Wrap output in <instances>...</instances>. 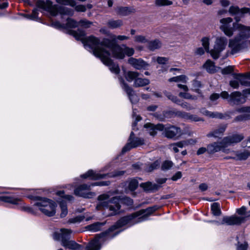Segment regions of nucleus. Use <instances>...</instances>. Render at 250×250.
Here are the masks:
<instances>
[{"label": "nucleus", "instance_id": "1", "mask_svg": "<svg viewBox=\"0 0 250 250\" xmlns=\"http://www.w3.org/2000/svg\"><path fill=\"white\" fill-rule=\"evenodd\" d=\"M91 24V22L86 20H81L79 22H77L69 18L67 19L65 25H62L59 22L52 23V25L56 28L65 30L68 33L73 35L76 40L81 41L85 48L90 52H92L94 56L99 58L105 65L108 66L112 73L118 74L120 72L119 66L112 63L110 59L111 57L117 59H123L125 55L130 57L134 53V49L125 45H114L112 46L107 45L100 42L99 40L94 36H91L86 38L83 32L79 31V33H77L72 30L79 25L84 28H88Z\"/></svg>", "mask_w": 250, "mask_h": 250}, {"label": "nucleus", "instance_id": "2", "mask_svg": "<svg viewBox=\"0 0 250 250\" xmlns=\"http://www.w3.org/2000/svg\"><path fill=\"white\" fill-rule=\"evenodd\" d=\"M114 193L109 192L100 195L98 197V204L96 206L97 210H107L109 211L108 215H114L119 212L120 203L131 205L133 201L128 197L121 198L114 196Z\"/></svg>", "mask_w": 250, "mask_h": 250}, {"label": "nucleus", "instance_id": "3", "mask_svg": "<svg viewBox=\"0 0 250 250\" xmlns=\"http://www.w3.org/2000/svg\"><path fill=\"white\" fill-rule=\"evenodd\" d=\"M233 27L239 32V36L230 40L229 47L232 54L237 53L242 48L244 40L250 37V26H246L237 22L233 24Z\"/></svg>", "mask_w": 250, "mask_h": 250}, {"label": "nucleus", "instance_id": "4", "mask_svg": "<svg viewBox=\"0 0 250 250\" xmlns=\"http://www.w3.org/2000/svg\"><path fill=\"white\" fill-rule=\"evenodd\" d=\"M151 212H152V209L147 208L146 210H142L130 215L125 216L120 219L115 225L111 227L110 231H113L117 228L125 225L131 226L146 221L147 219Z\"/></svg>", "mask_w": 250, "mask_h": 250}, {"label": "nucleus", "instance_id": "5", "mask_svg": "<svg viewBox=\"0 0 250 250\" xmlns=\"http://www.w3.org/2000/svg\"><path fill=\"white\" fill-rule=\"evenodd\" d=\"M144 127L151 136H154L156 134L157 130L163 131V134L169 138L179 137L182 134L180 128L174 126L165 127L161 124L154 125L151 124H146Z\"/></svg>", "mask_w": 250, "mask_h": 250}, {"label": "nucleus", "instance_id": "6", "mask_svg": "<svg viewBox=\"0 0 250 250\" xmlns=\"http://www.w3.org/2000/svg\"><path fill=\"white\" fill-rule=\"evenodd\" d=\"M72 233L70 229H61L57 230L53 234L55 240L60 241L62 246L73 250H82L81 246L76 242L69 240V237Z\"/></svg>", "mask_w": 250, "mask_h": 250}, {"label": "nucleus", "instance_id": "7", "mask_svg": "<svg viewBox=\"0 0 250 250\" xmlns=\"http://www.w3.org/2000/svg\"><path fill=\"white\" fill-rule=\"evenodd\" d=\"M37 6L38 8L48 13L51 16H55L60 13L62 15L72 16L73 15V11L69 8L60 7L58 9L57 5H52V2L49 0H39L37 2Z\"/></svg>", "mask_w": 250, "mask_h": 250}, {"label": "nucleus", "instance_id": "8", "mask_svg": "<svg viewBox=\"0 0 250 250\" xmlns=\"http://www.w3.org/2000/svg\"><path fill=\"white\" fill-rule=\"evenodd\" d=\"M36 206L43 214L48 216H52L56 213V205L55 203L45 198H38L35 203Z\"/></svg>", "mask_w": 250, "mask_h": 250}, {"label": "nucleus", "instance_id": "9", "mask_svg": "<svg viewBox=\"0 0 250 250\" xmlns=\"http://www.w3.org/2000/svg\"><path fill=\"white\" fill-rule=\"evenodd\" d=\"M108 185L109 182L108 181L95 182L88 186L83 185L76 188L74 190V193L75 195L79 196L86 198H91L95 195L94 192L90 191L91 187L95 186H107Z\"/></svg>", "mask_w": 250, "mask_h": 250}, {"label": "nucleus", "instance_id": "10", "mask_svg": "<svg viewBox=\"0 0 250 250\" xmlns=\"http://www.w3.org/2000/svg\"><path fill=\"white\" fill-rule=\"evenodd\" d=\"M227 39L224 37H217L214 42L213 48L210 50V56L214 59H218L227 45Z\"/></svg>", "mask_w": 250, "mask_h": 250}, {"label": "nucleus", "instance_id": "11", "mask_svg": "<svg viewBox=\"0 0 250 250\" xmlns=\"http://www.w3.org/2000/svg\"><path fill=\"white\" fill-rule=\"evenodd\" d=\"M228 147L225 139L224 138L219 142H214L208 145L207 146V151L209 154H214L219 151H222L225 153L229 154L230 152V149Z\"/></svg>", "mask_w": 250, "mask_h": 250}, {"label": "nucleus", "instance_id": "12", "mask_svg": "<svg viewBox=\"0 0 250 250\" xmlns=\"http://www.w3.org/2000/svg\"><path fill=\"white\" fill-rule=\"evenodd\" d=\"M56 194L62 198V201H59V204L61 210L60 216L61 217L63 218L65 217L68 213L67 206L65 201H72L73 199V197L70 195H64V193L63 191H58L57 192Z\"/></svg>", "mask_w": 250, "mask_h": 250}, {"label": "nucleus", "instance_id": "13", "mask_svg": "<svg viewBox=\"0 0 250 250\" xmlns=\"http://www.w3.org/2000/svg\"><path fill=\"white\" fill-rule=\"evenodd\" d=\"M134 133L132 131L128 140V143L125 146L123 149L122 152L125 153L131 148L136 147L144 144V140L139 138H134Z\"/></svg>", "mask_w": 250, "mask_h": 250}, {"label": "nucleus", "instance_id": "14", "mask_svg": "<svg viewBox=\"0 0 250 250\" xmlns=\"http://www.w3.org/2000/svg\"><path fill=\"white\" fill-rule=\"evenodd\" d=\"M232 21V19L230 18H223L220 20V29L228 36H231L233 34V28L230 25Z\"/></svg>", "mask_w": 250, "mask_h": 250}, {"label": "nucleus", "instance_id": "15", "mask_svg": "<svg viewBox=\"0 0 250 250\" xmlns=\"http://www.w3.org/2000/svg\"><path fill=\"white\" fill-rule=\"evenodd\" d=\"M128 62L134 68L141 70L146 69L148 66V64L141 59H135L130 58L128 60Z\"/></svg>", "mask_w": 250, "mask_h": 250}, {"label": "nucleus", "instance_id": "16", "mask_svg": "<svg viewBox=\"0 0 250 250\" xmlns=\"http://www.w3.org/2000/svg\"><path fill=\"white\" fill-rule=\"evenodd\" d=\"M120 81L122 87L126 91L130 102L132 104H135L138 102L139 98L135 94L134 91L131 88L128 87L122 79H120Z\"/></svg>", "mask_w": 250, "mask_h": 250}, {"label": "nucleus", "instance_id": "17", "mask_svg": "<svg viewBox=\"0 0 250 250\" xmlns=\"http://www.w3.org/2000/svg\"><path fill=\"white\" fill-rule=\"evenodd\" d=\"M229 154H230L231 155L225 157V159L228 160L232 159L236 160H245L247 159L249 156H250V153L247 151H244V152H236L230 150V152Z\"/></svg>", "mask_w": 250, "mask_h": 250}, {"label": "nucleus", "instance_id": "18", "mask_svg": "<svg viewBox=\"0 0 250 250\" xmlns=\"http://www.w3.org/2000/svg\"><path fill=\"white\" fill-rule=\"evenodd\" d=\"M245 101L246 98L244 94H242L239 92H234L230 95L229 102L234 104L243 103H244Z\"/></svg>", "mask_w": 250, "mask_h": 250}, {"label": "nucleus", "instance_id": "19", "mask_svg": "<svg viewBox=\"0 0 250 250\" xmlns=\"http://www.w3.org/2000/svg\"><path fill=\"white\" fill-rule=\"evenodd\" d=\"M0 200L4 202L9 203L17 206V208H21L23 204L21 199L10 196H0Z\"/></svg>", "mask_w": 250, "mask_h": 250}, {"label": "nucleus", "instance_id": "20", "mask_svg": "<svg viewBox=\"0 0 250 250\" xmlns=\"http://www.w3.org/2000/svg\"><path fill=\"white\" fill-rule=\"evenodd\" d=\"M103 239L102 236L96 237L86 247V250H100Z\"/></svg>", "mask_w": 250, "mask_h": 250}, {"label": "nucleus", "instance_id": "21", "mask_svg": "<svg viewBox=\"0 0 250 250\" xmlns=\"http://www.w3.org/2000/svg\"><path fill=\"white\" fill-rule=\"evenodd\" d=\"M196 142V140L193 139H190L188 141L180 142L176 144H172L170 145V148L171 150H172L174 152L176 153L179 151L178 147L182 148L184 146H188L189 145L194 144Z\"/></svg>", "mask_w": 250, "mask_h": 250}, {"label": "nucleus", "instance_id": "22", "mask_svg": "<svg viewBox=\"0 0 250 250\" xmlns=\"http://www.w3.org/2000/svg\"><path fill=\"white\" fill-rule=\"evenodd\" d=\"M239 111L242 114L235 118V121L240 122L250 119V107H244L240 109Z\"/></svg>", "mask_w": 250, "mask_h": 250}, {"label": "nucleus", "instance_id": "23", "mask_svg": "<svg viewBox=\"0 0 250 250\" xmlns=\"http://www.w3.org/2000/svg\"><path fill=\"white\" fill-rule=\"evenodd\" d=\"M105 176V175H102L92 170H89L85 173L82 175L81 177L83 179L89 180H98L104 178Z\"/></svg>", "mask_w": 250, "mask_h": 250}, {"label": "nucleus", "instance_id": "24", "mask_svg": "<svg viewBox=\"0 0 250 250\" xmlns=\"http://www.w3.org/2000/svg\"><path fill=\"white\" fill-rule=\"evenodd\" d=\"M243 138L242 134H234L232 136L224 138L228 147L233 144L240 142Z\"/></svg>", "mask_w": 250, "mask_h": 250}, {"label": "nucleus", "instance_id": "25", "mask_svg": "<svg viewBox=\"0 0 250 250\" xmlns=\"http://www.w3.org/2000/svg\"><path fill=\"white\" fill-rule=\"evenodd\" d=\"M229 12L231 15H237L242 16L243 14L249 12L250 14V10L248 8L240 9L238 6H231L229 9Z\"/></svg>", "mask_w": 250, "mask_h": 250}, {"label": "nucleus", "instance_id": "26", "mask_svg": "<svg viewBox=\"0 0 250 250\" xmlns=\"http://www.w3.org/2000/svg\"><path fill=\"white\" fill-rule=\"evenodd\" d=\"M203 67L209 73H214L217 71V69L219 68V67H216L214 62L210 60L206 61L203 65Z\"/></svg>", "mask_w": 250, "mask_h": 250}, {"label": "nucleus", "instance_id": "27", "mask_svg": "<svg viewBox=\"0 0 250 250\" xmlns=\"http://www.w3.org/2000/svg\"><path fill=\"white\" fill-rule=\"evenodd\" d=\"M177 86L179 88L183 89L184 91L186 92H180L179 94L180 97L187 99H193V96L191 95L189 93L187 92L188 90V88L186 85L179 83L177 84Z\"/></svg>", "mask_w": 250, "mask_h": 250}, {"label": "nucleus", "instance_id": "28", "mask_svg": "<svg viewBox=\"0 0 250 250\" xmlns=\"http://www.w3.org/2000/svg\"><path fill=\"white\" fill-rule=\"evenodd\" d=\"M167 96L168 99L172 101L173 102L181 105L182 107L185 108L188 110L192 109V108L187 103L181 102L180 101L178 100L176 97L171 95H167Z\"/></svg>", "mask_w": 250, "mask_h": 250}, {"label": "nucleus", "instance_id": "29", "mask_svg": "<svg viewBox=\"0 0 250 250\" xmlns=\"http://www.w3.org/2000/svg\"><path fill=\"white\" fill-rule=\"evenodd\" d=\"M150 81L147 79L137 78L135 80L134 85L136 87L144 86L148 85Z\"/></svg>", "mask_w": 250, "mask_h": 250}, {"label": "nucleus", "instance_id": "30", "mask_svg": "<svg viewBox=\"0 0 250 250\" xmlns=\"http://www.w3.org/2000/svg\"><path fill=\"white\" fill-rule=\"evenodd\" d=\"M135 10L133 8H129L127 7H120L117 10V12L119 14L122 16H126L128 14L133 13Z\"/></svg>", "mask_w": 250, "mask_h": 250}, {"label": "nucleus", "instance_id": "31", "mask_svg": "<svg viewBox=\"0 0 250 250\" xmlns=\"http://www.w3.org/2000/svg\"><path fill=\"white\" fill-rule=\"evenodd\" d=\"M144 189L146 191H152L157 189V186L152 184L151 182H146L141 185Z\"/></svg>", "mask_w": 250, "mask_h": 250}, {"label": "nucleus", "instance_id": "32", "mask_svg": "<svg viewBox=\"0 0 250 250\" xmlns=\"http://www.w3.org/2000/svg\"><path fill=\"white\" fill-rule=\"evenodd\" d=\"M139 73L134 71H128L125 74V79L129 82H131L133 80L135 81V80L137 79Z\"/></svg>", "mask_w": 250, "mask_h": 250}, {"label": "nucleus", "instance_id": "33", "mask_svg": "<svg viewBox=\"0 0 250 250\" xmlns=\"http://www.w3.org/2000/svg\"><path fill=\"white\" fill-rule=\"evenodd\" d=\"M211 210L212 213L215 216H219L221 214L220 206L218 203H214L211 205Z\"/></svg>", "mask_w": 250, "mask_h": 250}, {"label": "nucleus", "instance_id": "34", "mask_svg": "<svg viewBox=\"0 0 250 250\" xmlns=\"http://www.w3.org/2000/svg\"><path fill=\"white\" fill-rule=\"evenodd\" d=\"M202 45L203 46L204 49L207 52L210 53L209 50V44H210V39L208 37H203L201 39Z\"/></svg>", "mask_w": 250, "mask_h": 250}, {"label": "nucleus", "instance_id": "35", "mask_svg": "<svg viewBox=\"0 0 250 250\" xmlns=\"http://www.w3.org/2000/svg\"><path fill=\"white\" fill-rule=\"evenodd\" d=\"M126 184L127 185V188L129 190L133 191L137 188L138 182L136 179H133L128 181Z\"/></svg>", "mask_w": 250, "mask_h": 250}, {"label": "nucleus", "instance_id": "36", "mask_svg": "<svg viewBox=\"0 0 250 250\" xmlns=\"http://www.w3.org/2000/svg\"><path fill=\"white\" fill-rule=\"evenodd\" d=\"M161 45V42L158 40H155L150 42L148 43V48L151 50H153L160 47Z\"/></svg>", "mask_w": 250, "mask_h": 250}, {"label": "nucleus", "instance_id": "37", "mask_svg": "<svg viewBox=\"0 0 250 250\" xmlns=\"http://www.w3.org/2000/svg\"><path fill=\"white\" fill-rule=\"evenodd\" d=\"M236 78L242 85L248 86H250V82L247 81L246 78L242 76L241 74H239L237 75Z\"/></svg>", "mask_w": 250, "mask_h": 250}, {"label": "nucleus", "instance_id": "38", "mask_svg": "<svg viewBox=\"0 0 250 250\" xmlns=\"http://www.w3.org/2000/svg\"><path fill=\"white\" fill-rule=\"evenodd\" d=\"M172 4V1L170 0H156L155 4L158 6H168Z\"/></svg>", "mask_w": 250, "mask_h": 250}, {"label": "nucleus", "instance_id": "39", "mask_svg": "<svg viewBox=\"0 0 250 250\" xmlns=\"http://www.w3.org/2000/svg\"><path fill=\"white\" fill-rule=\"evenodd\" d=\"M122 21L120 20L110 21L108 23V25L112 28H116L122 25Z\"/></svg>", "mask_w": 250, "mask_h": 250}, {"label": "nucleus", "instance_id": "40", "mask_svg": "<svg viewBox=\"0 0 250 250\" xmlns=\"http://www.w3.org/2000/svg\"><path fill=\"white\" fill-rule=\"evenodd\" d=\"M56 2L58 3L70 5L74 7L76 5V2L74 0H56Z\"/></svg>", "mask_w": 250, "mask_h": 250}, {"label": "nucleus", "instance_id": "41", "mask_svg": "<svg viewBox=\"0 0 250 250\" xmlns=\"http://www.w3.org/2000/svg\"><path fill=\"white\" fill-rule=\"evenodd\" d=\"M92 6L90 4H88L86 6L83 5H78L75 6V9L78 12H84L86 8L91 9Z\"/></svg>", "mask_w": 250, "mask_h": 250}, {"label": "nucleus", "instance_id": "42", "mask_svg": "<svg viewBox=\"0 0 250 250\" xmlns=\"http://www.w3.org/2000/svg\"><path fill=\"white\" fill-rule=\"evenodd\" d=\"M101 224L99 223L93 224L92 225L87 226V229L89 230L96 232L100 230Z\"/></svg>", "mask_w": 250, "mask_h": 250}, {"label": "nucleus", "instance_id": "43", "mask_svg": "<svg viewBox=\"0 0 250 250\" xmlns=\"http://www.w3.org/2000/svg\"><path fill=\"white\" fill-rule=\"evenodd\" d=\"M200 112L202 114H203L206 116L209 117H212V118L220 117L218 114H215L214 113H211V112L206 110L205 109H202Z\"/></svg>", "mask_w": 250, "mask_h": 250}, {"label": "nucleus", "instance_id": "44", "mask_svg": "<svg viewBox=\"0 0 250 250\" xmlns=\"http://www.w3.org/2000/svg\"><path fill=\"white\" fill-rule=\"evenodd\" d=\"M201 87V83L199 81H194L192 82V90L197 92L199 93V88Z\"/></svg>", "mask_w": 250, "mask_h": 250}, {"label": "nucleus", "instance_id": "45", "mask_svg": "<svg viewBox=\"0 0 250 250\" xmlns=\"http://www.w3.org/2000/svg\"><path fill=\"white\" fill-rule=\"evenodd\" d=\"M173 166V163L170 161H165L162 165L163 170H167L171 168Z\"/></svg>", "mask_w": 250, "mask_h": 250}, {"label": "nucleus", "instance_id": "46", "mask_svg": "<svg viewBox=\"0 0 250 250\" xmlns=\"http://www.w3.org/2000/svg\"><path fill=\"white\" fill-rule=\"evenodd\" d=\"M233 69L234 66L229 65L222 69L221 72L223 74H229L233 71Z\"/></svg>", "mask_w": 250, "mask_h": 250}, {"label": "nucleus", "instance_id": "47", "mask_svg": "<svg viewBox=\"0 0 250 250\" xmlns=\"http://www.w3.org/2000/svg\"><path fill=\"white\" fill-rule=\"evenodd\" d=\"M248 248V244L244 242L243 243L238 242L237 246V250H247Z\"/></svg>", "mask_w": 250, "mask_h": 250}, {"label": "nucleus", "instance_id": "48", "mask_svg": "<svg viewBox=\"0 0 250 250\" xmlns=\"http://www.w3.org/2000/svg\"><path fill=\"white\" fill-rule=\"evenodd\" d=\"M133 118L135 119V121H136V122H138L141 120V117L138 115H137L134 110L133 111ZM136 125V122H135L132 124V130H135Z\"/></svg>", "mask_w": 250, "mask_h": 250}, {"label": "nucleus", "instance_id": "49", "mask_svg": "<svg viewBox=\"0 0 250 250\" xmlns=\"http://www.w3.org/2000/svg\"><path fill=\"white\" fill-rule=\"evenodd\" d=\"M225 129H226V127L223 126V127H221L220 128H219V129H218L217 130L214 131L211 134V135L215 137H218L220 134L223 133L225 131Z\"/></svg>", "mask_w": 250, "mask_h": 250}, {"label": "nucleus", "instance_id": "50", "mask_svg": "<svg viewBox=\"0 0 250 250\" xmlns=\"http://www.w3.org/2000/svg\"><path fill=\"white\" fill-rule=\"evenodd\" d=\"M84 219V217L83 215H79L74 218L71 219L69 222L72 223H75L80 222L83 221Z\"/></svg>", "mask_w": 250, "mask_h": 250}, {"label": "nucleus", "instance_id": "51", "mask_svg": "<svg viewBox=\"0 0 250 250\" xmlns=\"http://www.w3.org/2000/svg\"><path fill=\"white\" fill-rule=\"evenodd\" d=\"M156 61L159 64H165L168 62V59L166 57H157Z\"/></svg>", "mask_w": 250, "mask_h": 250}, {"label": "nucleus", "instance_id": "52", "mask_svg": "<svg viewBox=\"0 0 250 250\" xmlns=\"http://www.w3.org/2000/svg\"><path fill=\"white\" fill-rule=\"evenodd\" d=\"M128 39V37H127L126 36H124V35H119L118 36H113L112 37V39L114 41H116L117 40H120V41H123V40H127Z\"/></svg>", "mask_w": 250, "mask_h": 250}, {"label": "nucleus", "instance_id": "53", "mask_svg": "<svg viewBox=\"0 0 250 250\" xmlns=\"http://www.w3.org/2000/svg\"><path fill=\"white\" fill-rule=\"evenodd\" d=\"M27 17L31 20H36L37 18V10L35 9L33 11L32 14L31 15H28Z\"/></svg>", "mask_w": 250, "mask_h": 250}, {"label": "nucleus", "instance_id": "54", "mask_svg": "<svg viewBox=\"0 0 250 250\" xmlns=\"http://www.w3.org/2000/svg\"><path fill=\"white\" fill-rule=\"evenodd\" d=\"M229 84L234 88H238L239 87V81L237 80L231 81L229 83Z\"/></svg>", "mask_w": 250, "mask_h": 250}, {"label": "nucleus", "instance_id": "55", "mask_svg": "<svg viewBox=\"0 0 250 250\" xmlns=\"http://www.w3.org/2000/svg\"><path fill=\"white\" fill-rule=\"evenodd\" d=\"M135 41L136 42L142 43L146 42V38L142 36H138L135 37Z\"/></svg>", "mask_w": 250, "mask_h": 250}, {"label": "nucleus", "instance_id": "56", "mask_svg": "<svg viewBox=\"0 0 250 250\" xmlns=\"http://www.w3.org/2000/svg\"><path fill=\"white\" fill-rule=\"evenodd\" d=\"M182 177V173L181 172L178 171L176 172L171 178L173 181H177V180L181 178Z\"/></svg>", "mask_w": 250, "mask_h": 250}, {"label": "nucleus", "instance_id": "57", "mask_svg": "<svg viewBox=\"0 0 250 250\" xmlns=\"http://www.w3.org/2000/svg\"><path fill=\"white\" fill-rule=\"evenodd\" d=\"M221 97L224 99H227L229 102V100L230 99V95H229V93L227 91H223L221 93Z\"/></svg>", "mask_w": 250, "mask_h": 250}, {"label": "nucleus", "instance_id": "58", "mask_svg": "<svg viewBox=\"0 0 250 250\" xmlns=\"http://www.w3.org/2000/svg\"><path fill=\"white\" fill-rule=\"evenodd\" d=\"M188 119L191 120L192 121L198 122L200 121H202V119L199 117L195 115H189L188 117Z\"/></svg>", "mask_w": 250, "mask_h": 250}, {"label": "nucleus", "instance_id": "59", "mask_svg": "<svg viewBox=\"0 0 250 250\" xmlns=\"http://www.w3.org/2000/svg\"><path fill=\"white\" fill-rule=\"evenodd\" d=\"M179 76V82L186 83L188 81V78L186 75H180Z\"/></svg>", "mask_w": 250, "mask_h": 250}, {"label": "nucleus", "instance_id": "60", "mask_svg": "<svg viewBox=\"0 0 250 250\" xmlns=\"http://www.w3.org/2000/svg\"><path fill=\"white\" fill-rule=\"evenodd\" d=\"M159 165V162L157 161L156 162H155L154 163V164L153 165H152V166H151V167H150L148 169H147L148 171H151L152 170H153L155 168H156V167Z\"/></svg>", "mask_w": 250, "mask_h": 250}, {"label": "nucleus", "instance_id": "61", "mask_svg": "<svg viewBox=\"0 0 250 250\" xmlns=\"http://www.w3.org/2000/svg\"><path fill=\"white\" fill-rule=\"evenodd\" d=\"M206 151H207V149L206 147H201L197 151V155H201L204 153Z\"/></svg>", "mask_w": 250, "mask_h": 250}, {"label": "nucleus", "instance_id": "62", "mask_svg": "<svg viewBox=\"0 0 250 250\" xmlns=\"http://www.w3.org/2000/svg\"><path fill=\"white\" fill-rule=\"evenodd\" d=\"M205 50L202 47H199L197 49L196 54L200 55H203L205 52Z\"/></svg>", "mask_w": 250, "mask_h": 250}, {"label": "nucleus", "instance_id": "63", "mask_svg": "<svg viewBox=\"0 0 250 250\" xmlns=\"http://www.w3.org/2000/svg\"><path fill=\"white\" fill-rule=\"evenodd\" d=\"M219 97V95L216 93L212 94L210 97V99L212 101H214L218 99Z\"/></svg>", "mask_w": 250, "mask_h": 250}, {"label": "nucleus", "instance_id": "64", "mask_svg": "<svg viewBox=\"0 0 250 250\" xmlns=\"http://www.w3.org/2000/svg\"><path fill=\"white\" fill-rule=\"evenodd\" d=\"M220 2L222 6L223 7H227L229 4V2L228 0H221Z\"/></svg>", "mask_w": 250, "mask_h": 250}]
</instances>
